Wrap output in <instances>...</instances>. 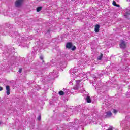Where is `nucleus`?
I'll use <instances>...</instances> for the list:
<instances>
[{"instance_id":"nucleus-23","label":"nucleus","mask_w":130,"mask_h":130,"mask_svg":"<svg viewBox=\"0 0 130 130\" xmlns=\"http://www.w3.org/2000/svg\"><path fill=\"white\" fill-rule=\"evenodd\" d=\"M40 59H41V60H43V56H41L40 57Z\"/></svg>"},{"instance_id":"nucleus-24","label":"nucleus","mask_w":130,"mask_h":130,"mask_svg":"<svg viewBox=\"0 0 130 130\" xmlns=\"http://www.w3.org/2000/svg\"><path fill=\"white\" fill-rule=\"evenodd\" d=\"M48 33H50V30H47V31L46 32V34H48Z\"/></svg>"},{"instance_id":"nucleus-8","label":"nucleus","mask_w":130,"mask_h":130,"mask_svg":"<svg viewBox=\"0 0 130 130\" xmlns=\"http://www.w3.org/2000/svg\"><path fill=\"white\" fill-rule=\"evenodd\" d=\"M106 117H111V116H112V113L110 111L106 112Z\"/></svg>"},{"instance_id":"nucleus-29","label":"nucleus","mask_w":130,"mask_h":130,"mask_svg":"<svg viewBox=\"0 0 130 130\" xmlns=\"http://www.w3.org/2000/svg\"><path fill=\"white\" fill-rule=\"evenodd\" d=\"M98 86H101V83L99 84Z\"/></svg>"},{"instance_id":"nucleus-1","label":"nucleus","mask_w":130,"mask_h":130,"mask_svg":"<svg viewBox=\"0 0 130 130\" xmlns=\"http://www.w3.org/2000/svg\"><path fill=\"white\" fill-rule=\"evenodd\" d=\"M69 74H70L71 78L72 79V80H71V81L69 82V84L70 85H73L72 82H73L74 81L75 79H79V78L80 77V75H78L77 73H78V68L77 67L72 68L70 70H69Z\"/></svg>"},{"instance_id":"nucleus-25","label":"nucleus","mask_w":130,"mask_h":130,"mask_svg":"<svg viewBox=\"0 0 130 130\" xmlns=\"http://www.w3.org/2000/svg\"><path fill=\"white\" fill-rule=\"evenodd\" d=\"M3 88L0 86V91H3Z\"/></svg>"},{"instance_id":"nucleus-6","label":"nucleus","mask_w":130,"mask_h":130,"mask_svg":"<svg viewBox=\"0 0 130 130\" xmlns=\"http://www.w3.org/2000/svg\"><path fill=\"white\" fill-rule=\"evenodd\" d=\"M40 48H38V49H37V47H34V49L35 51V52H36V53H38V52H39V51H40L41 48H43V47H40Z\"/></svg>"},{"instance_id":"nucleus-26","label":"nucleus","mask_w":130,"mask_h":130,"mask_svg":"<svg viewBox=\"0 0 130 130\" xmlns=\"http://www.w3.org/2000/svg\"><path fill=\"white\" fill-rule=\"evenodd\" d=\"M84 118H87V115H84V116H83V118H84Z\"/></svg>"},{"instance_id":"nucleus-3","label":"nucleus","mask_w":130,"mask_h":130,"mask_svg":"<svg viewBox=\"0 0 130 130\" xmlns=\"http://www.w3.org/2000/svg\"><path fill=\"white\" fill-rule=\"evenodd\" d=\"M23 0H17L15 2V6L16 7H21L22 6V4H23Z\"/></svg>"},{"instance_id":"nucleus-13","label":"nucleus","mask_w":130,"mask_h":130,"mask_svg":"<svg viewBox=\"0 0 130 130\" xmlns=\"http://www.w3.org/2000/svg\"><path fill=\"white\" fill-rule=\"evenodd\" d=\"M72 46H73V45L72 44V43H68L66 44V48H72Z\"/></svg>"},{"instance_id":"nucleus-17","label":"nucleus","mask_w":130,"mask_h":130,"mask_svg":"<svg viewBox=\"0 0 130 130\" xmlns=\"http://www.w3.org/2000/svg\"><path fill=\"white\" fill-rule=\"evenodd\" d=\"M42 8L41 7H39L37 8V12H40Z\"/></svg>"},{"instance_id":"nucleus-27","label":"nucleus","mask_w":130,"mask_h":130,"mask_svg":"<svg viewBox=\"0 0 130 130\" xmlns=\"http://www.w3.org/2000/svg\"><path fill=\"white\" fill-rule=\"evenodd\" d=\"M107 130H112V127H110V128H109V129H108Z\"/></svg>"},{"instance_id":"nucleus-21","label":"nucleus","mask_w":130,"mask_h":130,"mask_svg":"<svg viewBox=\"0 0 130 130\" xmlns=\"http://www.w3.org/2000/svg\"><path fill=\"white\" fill-rule=\"evenodd\" d=\"M71 49L72 50H76V46H73Z\"/></svg>"},{"instance_id":"nucleus-28","label":"nucleus","mask_w":130,"mask_h":130,"mask_svg":"<svg viewBox=\"0 0 130 130\" xmlns=\"http://www.w3.org/2000/svg\"><path fill=\"white\" fill-rule=\"evenodd\" d=\"M81 93H84V90H81Z\"/></svg>"},{"instance_id":"nucleus-33","label":"nucleus","mask_w":130,"mask_h":130,"mask_svg":"<svg viewBox=\"0 0 130 130\" xmlns=\"http://www.w3.org/2000/svg\"><path fill=\"white\" fill-rule=\"evenodd\" d=\"M126 128H128V127H127Z\"/></svg>"},{"instance_id":"nucleus-10","label":"nucleus","mask_w":130,"mask_h":130,"mask_svg":"<svg viewBox=\"0 0 130 130\" xmlns=\"http://www.w3.org/2000/svg\"><path fill=\"white\" fill-rule=\"evenodd\" d=\"M125 18H126V19H129L130 18V13L129 12L125 13L124 15Z\"/></svg>"},{"instance_id":"nucleus-14","label":"nucleus","mask_w":130,"mask_h":130,"mask_svg":"<svg viewBox=\"0 0 130 130\" xmlns=\"http://www.w3.org/2000/svg\"><path fill=\"white\" fill-rule=\"evenodd\" d=\"M113 5L115 7H117L118 8H120V6L118 4H116V2L115 1H113Z\"/></svg>"},{"instance_id":"nucleus-11","label":"nucleus","mask_w":130,"mask_h":130,"mask_svg":"<svg viewBox=\"0 0 130 130\" xmlns=\"http://www.w3.org/2000/svg\"><path fill=\"white\" fill-rule=\"evenodd\" d=\"M95 89L96 90L98 93L101 94V91H102V89H101V87H98V86H96Z\"/></svg>"},{"instance_id":"nucleus-2","label":"nucleus","mask_w":130,"mask_h":130,"mask_svg":"<svg viewBox=\"0 0 130 130\" xmlns=\"http://www.w3.org/2000/svg\"><path fill=\"white\" fill-rule=\"evenodd\" d=\"M31 40V39L27 37H23L21 39V44H20V45H21V46H23V47H27L28 46V44H27V43H25V42L27 41V40Z\"/></svg>"},{"instance_id":"nucleus-19","label":"nucleus","mask_w":130,"mask_h":130,"mask_svg":"<svg viewBox=\"0 0 130 130\" xmlns=\"http://www.w3.org/2000/svg\"><path fill=\"white\" fill-rule=\"evenodd\" d=\"M113 113H115V114H116V113H117V111H116V110L115 109H113Z\"/></svg>"},{"instance_id":"nucleus-5","label":"nucleus","mask_w":130,"mask_h":130,"mask_svg":"<svg viewBox=\"0 0 130 130\" xmlns=\"http://www.w3.org/2000/svg\"><path fill=\"white\" fill-rule=\"evenodd\" d=\"M80 82H81L80 80H76V87L73 88L74 90H78L79 89L78 86L79 84H80Z\"/></svg>"},{"instance_id":"nucleus-31","label":"nucleus","mask_w":130,"mask_h":130,"mask_svg":"<svg viewBox=\"0 0 130 130\" xmlns=\"http://www.w3.org/2000/svg\"><path fill=\"white\" fill-rule=\"evenodd\" d=\"M86 77V75H84L83 78H85Z\"/></svg>"},{"instance_id":"nucleus-7","label":"nucleus","mask_w":130,"mask_h":130,"mask_svg":"<svg viewBox=\"0 0 130 130\" xmlns=\"http://www.w3.org/2000/svg\"><path fill=\"white\" fill-rule=\"evenodd\" d=\"M58 74V72H56L55 71H54L53 73H50V75H52L54 78H57Z\"/></svg>"},{"instance_id":"nucleus-32","label":"nucleus","mask_w":130,"mask_h":130,"mask_svg":"<svg viewBox=\"0 0 130 130\" xmlns=\"http://www.w3.org/2000/svg\"><path fill=\"white\" fill-rule=\"evenodd\" d=\"M32 129H34V127H32Z\"/></svg>"},{"instance_id":"nucleus-30","label":"nucleus","mask_w":130,"mask_h":130,"mask_svg":"<svg viewBox=\"0 0 130 130\" xmlns=\"http://www.w3.org/2000/svg\"><path fill=\"white\" fill-rule=\"evenodd\" d=\"M93 79L95 80V79H97V77L93 78Z\"/></svg>"},{"instance_id":"nucleus-34","label":"nucleus","mask_w":130,"mask_h":130,"mask_svg":"<svg viewBox=\"0 0 130 130\" xmlns=\"http://www.w3.org/2000/svg\"><path fill=\"white\" fill-rule=\"evenodd\" d=\"M1 123H2L0 122V124H1Z\"/></svg>"},{"instance_id":"nucleus-4","label":"nucleus","mask_w":130,"mask_h":130,"mask_svg":"<svg viewBox=\"0 0 130 130\" xmlns=\"http://www.w3.org/2000/svg\"><path fill=\"white\" fill-rule=\"evenodd\" d=\"M120 48H125L126 46H125V43H124V41L122 40L120 41Z\"/></svg>"},{"instance_id":"nucleus-16","label":"nucleus","mask_w":130,"mask_h":130,"mask_svg":"<svg viewBox=\"0 0 130 130\" xmlns=\"http://www.w3.org/2000/svg\"><path fill=\"white\" fill-rule=\"evenodd\" d=\"M103 56V54H101L100 56H99L98 57V60H101V59H102Z\"/></svg>"},{"instance_id":"nucleus-20","label":"nucleus","mask_w":130,"mask_h":130,"mask_svg":"<svg viewBox=\"0 0 130 130\" xmlns=\"http://www.w3.org/2000/svg\"><path fill=\"white\" fill-rule=\"evenodd\" d=\"M18 73H19V74H21V73H22V68H19Z\"/></svg>"},{"instance_id":"nucleus-15","label":"nucleus","mask_w":130,"mask_h":130,"mask_svg":"<svg viewBox=\"0 0 130 130\" xmlns=\"http://www.w3.org/2000/svg\"><path fill=\"white\" fill-rule=\"evenodd\" d=\"M86 101H87V102H88V103H91V102H92V101H91V98H90V96H87L86 98Z\"/></svg>"},{"instance_id":"nucleus-22","label":"nucleus","mask_w":130,"mask_h":130,"mask_svg":"<svg viewBox=\"0 0 130 130\" xmlns=\"http://www.w3.org/2000/svg\"><path fill=\"white\" fill-rule=\"evenodd\" d=\"M41 119V117L40 116H39L38 117V120H40Z\"/></svg>"},{"instance_id":"nucleus-12","label":"nucleus","mask_w":130,"mask_h":130,"mask_svg":"<svg viewBox=\"0 0 130 130\" xmlns=\"http://www.w3.org/2000/svg\"><path fill=\"white\" fill-rule=\"evenodd\" d=\"M6 89L7 95H9L10 94V86H9L8 85L6 86Z\"/></svg>"},{"instance_id":"nucleus-35","label":"nucleus","mask_w":130,"mask_h":130,"mask_svg":"<svg viewBox=\"0 0 130 130\" xmlns=\"http://www.w3.org/2000/svg\"><path fill=\"white\" fill-rule=\"evenodd\" d=\"M30 130H32V129H31Z\"/></svg>"},{"instance_id":"nucleus-9","label":"nucleus","mask_w":130,"mask_h":130,"mask_svg":"<svg viewBox=\"0 0 130 130\" xmlns=\"http://www.w3.org/2000/svg\"><path fill=\"white\" fill-rule=\"evenodd\" d=\"M100 28V26H99V25L96 24L95 26V28H94V31L95 32H99V28Z\"/></svg>"},{"instance_id":"nucleus-18","label":"nucleus","mask_w":130,"mask_h":130,"mask_svg":"<svg viewBox=\"0 0 130 130\" xmlns=\"http://www.w3.org/2000/svg\"><path fill=\"white\" fill-rule=\"evenodd\" d=\"M64 93H63V91H60L59 92V94H60L61 96H62V95H63Z\"/></svg>"}]
</instances>
